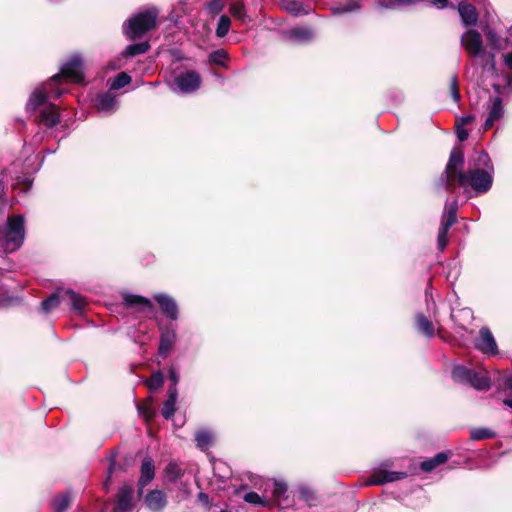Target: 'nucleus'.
<instances>
[{"label":"nucleus","instance_id":"1","mask_svg":"<svg viewBox=\"0 0 512 512\" xmlns=\"http://www.w3.org/2000/svg\"><path fill=\"white\" fill-rule=\"evenodd\" d=\"M62 78L73 83L83 82V60L80 56H72L62 66L59 74L54 75L47 83L32 92L27 102V111L36 113L35 120L47 127H54L59 123L57 108L54 104L48 102L47 98H58L64 93L62 89L56 87Z\"/></svg>","mask_w":512,"mask_h":512},{"label":"nucleus","instance_id":"2","mask_svg":"<svg viewBox=\"0 0 512 512\" xmlns=\"http://www.w3.org/2000/svg\"><path fill=\"white\" fill-rule=\"evenodd\" d=\"M464 154L461 149H453L450 153L445 171L439 179V185L453 191L454 185L471 187L477 194L486 193L492 186L494 169L483 170L480 167H468L463 171Z\"/></svg>","mask_w":512,"mask_h":512},{"label":"nucleus","instance_id":"3","mask_svg":"<svg viewBox=\"0 0 512 512\" xmlns=\"http://www.w3.org/2000/svg\"><path fill=\"white\" fill-rule=\"evenodd\" d=\"M158 10L149 8L131 17L123 25V33L130 40L141 38L157 25Z\"/></svg>","mask_w":512,"mask_h":512},{"label":"nucleus","instance_id":"4","mask_svg":"<svg viewBox=\"0 0 512 512\" xmlns=\"http://www.w3.org/2000/svg\"><path fill=\"white\" fill-rule=\"evenodd\" d=\"M24 216L9 217L6 225L0 231V245L7 253L16 251L25 239Z\"/></svg>","mask_w":512,"mask_h":512},{"label":"nucleus","instance_id":"5","mask_svg":"<svg viewBox=\"0 0 512 512\" xmlns=\"http://www.w3.org/2000/svg\"><path fill=\"white\" fill-rule=\"evenodd\" d=\"M452 378L459 383H466L477 390L486 391L490 388L491 379L486 370L474 371L464 366H456L452 371Z\"/></svg>","mask_w":512,"mask_h":512},{"label":"nucleus","instance_id":"6","mask_svg":"<svg viewBox=\"0 0 512 512\" xmlns=\"http://www.w3.org/2000/svg\"><path fill=\"white\" fill-rule=\"evenodd\" d=\"M61 301L67 302L79 313H81L85 307L84 298L79 294L72 290H59L42 302V310L44 312H50L55 309Z\"/></svg>","mask_w":512,"mask_h":512},{"label":"nucleus","instance_id":"7","mask_svg":"<svg viewBox=\"0 0 512 512\" xmlns=\"http://www.w3.org/2000/svg\"><path fill=\"white\" fill-rule=\"evenodd\" d=\"M461 45L471 56L478 58L488 56L492 62L494 61V53H487L481 34L475 29H469L463 33L461 36Z\"/></svg>","mask_w":512,"mask_h":512},{"label":"nucleus","instance_id":"8","mask_svg":"<svg viewBox=\"0 0 512 512\" xmlns=\"http://www.w3.org/2000/svg\"><path fill=\"white\" fill-rule=\"evenodd\" d=\"M458 210L457 200L447 201L444 207L441 224L437 236L438 248L443 251L448 243L447 234L450 227L456 222V213Z\"/></svg>","mask_w":512,"mask_h":512},{"label":"nucleus","instance_id":"9","mask_svg":"<svg viewBox=\"0 0 512 512\" xmlns=\"http://www.w3.org/2000/svg\"><path fill=\"white\" fill-rule=\"evenodd\" d=\"M133 506V488L125 484L118 491L116 503L106 504L102 512H132Z\"/></svg>","mask_w":512,"mask_h":512},{"label":"nucleus","instance_id":"10","mask_svg":"<svg viewBox=\"0 0 512 512\" xmlns=\"http://www.w3.org/2000/svg\"><path fill=\"white\" fill-rule=\"evenodd\" d=\"M200 85L201 77L199 73L194 70L181 73L174 79L175 89L181 93H192L199 89Z\"/></svg>","mask_w":512,"mask_h":512},{"label":"nucleus","instance_id":"11","mask_svg":"<svg viewBox=\"0 0 512 512\" xmlns=\"http://www.w3.org/2000/svg\"><path fill=\"white\" fill-rule=\"evenodd\" d=\"M387 465H381L375 469L371 476L366 480V485H383L385 483L394 482L407 476L405 472L389 471Z\"/></svg>","mask_w":512,"mask_h":512},{"label":"nucleus","instance_id":"12","mask_svg":"<svg viewBox=\"0 0 512 512\" xmlns=\"http://www.w3.org/2000/svg\"><path fill=\"white\" fill-rule=\"evenodd\" d=\"M177 339L176 330L170 326H160V343L158 354L165 359L171 352Z\"/></svg>","mask_w":512,"mask_h":512},{"label":"nucleus","instance_id":"13","mask_svg":"<svg viewBox=\"0 0 512 512\" xmlns=\"http://www.w3.org/2000/svg\"><path fill=\"white\" fill-rule=\"evenodd\" d=\"M488 115L484 123V129L488 130L493 127L495 122L501 120L504 116L505 110L503 101L500 97L490 98L487 105Z\"/></svg>","mask_w":512,"mask_h":512},{"label":"nucleus","instance_id":"14","mask_svg":"<svg viewBox=\"0 0 512 512\" xmlns=\"http://www.w3.org/2000/svg\"><path fill=\"white\" fill-rule=\"evenodd\" d=\"M475 347L488 355H496L498 353V347L494 336L487 327H482L479 331V338L475 342Z\"/></svg>","mask_w":512,"mask_h":512},{"label":"nucleus","instance_id":"15","mask_svg":"<svg viewBox=\"0 0 512 512\" xmlns=\"http://www.w3.org/2000/svg\"><path fill=\"white\" fill-rule=\"evenodd\" d=\"M154 299L158 303L161 311L167 318L171 320L178 319V305L174 298L167 294L159 293L154 296Z\"/></svg>","mask_w":512,"mask_h":512},{"label":"nucleus","instance_id":"16","mask_svg":"<svg viewBox=\"0 0 512 512\" xmlns=\"http://www.w3.org/2000/svg\"><path fill=\"white\" fill-rule=\"evenodd\" d=\"M147 508L152 512H162L167 505L166 494L162 490H152L144 498Z\"/></svg>","mask_w":512,"mask_h":512},{"label":"nucleus","instance_id":"17","mask_svg":"<svg viewBox=\"0 0 512 512\" xmlns=\"http://www.w3.org/2000/svg\"><path fill=\"white\" fill-rule=\"evenodd\" d=\"M96 108L104 114H112L118 109L116 97L111 93L99 94L96 98Z\"/></svg>","mask_w":512,"mask_h":512},{"label":"nucleus","instance_id":"18","mask_svg":"<svg viewBox=\"0 0 512 512\" xmlns=\"http://www.w3.org/2000/svg\"><path fill=\"white\" fill-rule=\"evenodd\" d=\"M458 12L465 26H474L478 21V14L473 5L460 1L458 3Z\"/></svg>","mask_w":512,"mask_h":512},{"label":"nucleus","instance_id":"19","mask_svg":"<svg viewBox=\"0 0 512 512\" xmlns=\"http://www.w3.org/2000/svg\"><path fill=\"white\" fill-rule=\"evenodd\" d=\"M286 35L298 43H307L314 38V31L309 27H295L287 31Z\"/></svg>","mask_w":512,"mask_h":512},{"label":"nucleus","instance_id":"20","mask_svg":"<svg viewBox=\"0 0 512 512\" xmlns=\"http://www.w3.org/2000/svg\"><path fill=\"white\" fill-rule=\"evenodd\" d=\"M124 302L130 307L138 306L140 311H151L153 310V304L150 299L133 294H127L124 296Z\"/></svg>","mask_w":512,"mask_h":512},{"label":"nucleus","instance_id":"21","mask_svg":"<svg viewBox=\"0 0 512 512\" xmlns=\"http://www.w3.org/2000/svg\"><path fill=\"white\" fill-rule=\"evenodd\" d=\"M469 167H480L483 170L494 169L488 154L485 151H477L469 160Z\"/></svg>","mask_w":512,"mask_h":512},{"label":"nucleus","instance_id":"22","mask_svg":"<svg viewBox=\"0 0 512 512\" xmlns=\"http://www.w3.org/2000/svg\"><path fill=\"white\" fill-rule=\"evenodd\" d=\"M416 328L422 335L428 338H432L435 335L433 323L421 313L416 315Z\"/></svg>","mask_w":512,"mask_h":512},{"label":"nucleus","instance_id":"23","mask_svg":"<svg viewBox=\"0 0 512 512\" xmlns=\"http://www.w3.org/2000/svg\"><path fill=\"white\" fill-rule=\"evenodd\" d=\"M450 454H451L450 452H440L437 455H435L433 458H430L428 460L421 462L420 468L424 472H431L440 464L445 463L448 460V458L450 457Z\"/></svg>","mask_w":512,"mask_h":512},{"label":"nucleus","instance_id":"24","mask_svg":"<svg viewBox=\"0 0 512 512\" xmlns=\"http://www.w3.org/2000/svg\"><path fill=\"white\" fill-rule=\"evenodd\" d=\"M155 475L154 464L151 459H145L141 466V476L139 479L140 489L145 487Z\"/></svg>","mask_w":512,"mask_h":512},{"label":"nucleus","instance_id":"25","mask_svg":"<svg viewBox=\"0 0 512 512\" xmlns=\"http://www.w3.org/2000/svg\"><path fill=\"white\" fill-rule=\"evenodd\" d=\"M361 9V4L357 0H348L343 4L331 8L333 15L355 12Z\"/></svg>","mask_w":512,"mask_h":512},{"label":"nucleus","instance_id":"26","mask_svg":"<svg viewBox=\"0 0 512 512\" xmlns=\"http://www.w3.org/2000/svg\"><path fill=\"white\" fill-rule=\"evenodd\" d=\"M164 473L167 481L176 483L182 478L184 471L176 462H170L166 466Z\"/></svg>","mask_w":512,"mask_h":512},{"label":"nucleus","instance_id":"27","mask_svg":"<svg viewBox=\"0 0 512 512\" xmlns=\"http://www.w3.org/2000/svg\"><path fill=\"white\" fill-rule=\"evenodd\" d=\"M283 7L288 13L294 16L306 15L309 13V9H306L302 2L296 0L285 1L283 3Z\"/></svg>","mask_w":512,"mask_h":512},{"label":"nucleus","instance_id":"28","mask_svg":"<svg viewBox=\"0 0 512 512\" xmlns=\"http://www.w3.org/2000/svg\"><path fill=\"white\" fill-rule=\"evenodd\" d=\"M149 49L150 44L148 42L135 43L128 45L123 54L125 57H134L146 53Z\"/></svg>","mask_w":512,"mask_h":512},{"label":"nucleus","instance_id":"29","mask_svg":"<svg viewBox=\"0 0 512 512\" xmlns=\"http://www.w3.org/2000/svg\"><path fill=\"white\" fill-rule=\"evenodd\" d=\"M212 434L207 430H199L195 434L197 447L201 450H207L212 444Z\"/></svg>","mask_w":512,"mask_h":512},{"label":"nucleus","instance_id":"30","mask_svg":"<svg viewBox=\"0 0 512 512\" xmlns=\"http://www.w3.org/2000/svg\"><path fill=\"white\" fill-rule=\"evenodd\" d=\"M71 496L69 493H64L57 496L53 500V508L55 512H65L71 504Z\"/></svg>","mask_w":512,"mask_h":512},{"label":"nucleus","instance_id":"31","mask_svg":"<svg viewBox=\"0 0 512 512\" xmlns=\"http://www.w3.org/2000/svg\"><path fill=\"white\" fill-rule=\"evenodd\" d=\"M230 14L237 19L245 21L247 18L246 8L242 1L231 3L229 6Z\"/></svg>","mask_w":512,"mask_h":512},{"label":"nucleus","instance_id":"32","mask_svg":"<svg viewBox=\"0 0 512 512\" xmlns=\"http://www.w3.org/2000/svg\"><path fill=\"white\" fill-rule=\"evenodd\" d=\"M231 26V20L227 15H221L216 28V36L223 38L229 32Z\"/></svg>","mask_w":512,"mask_h":512},{"label":"nucleus","instance_id":"33","mask_svg":"<svg viewBox=\"0 0 512 512\" xmlns=\"http://www.w3.org/2000/svg\"><path fill=\"white\" fill-rule=\"evenodd\" d=\"M130 81L131 77L125 72H121L111 80V82L109 83V87L112 90H117L129 84Z\"/></svg>","mask_w":512,"mask_h":512},{"label":"nucleus","instance_id":"34","mask_svg":"<svg viewBox=\"0 0 512 512\" xmlns=\"http://www.w3.org/2000/svg\"><path fill=\"white\" fill-rule=\"evenodd\" d=\"M484 33L490 47H492L494 50L501 49V39L493 29L486 28L484 29Z\"/></svg>","mask_w":512,"mask_h":512},{"label":"nucleus","instance_id":"35","mask_svg":"<svg viewBox=\"0 0 512 512\" xmlns=\"http://www.w3.org/2000/svg\"><path fill=\"white\" fill-rule=\"evenodd\" d=\"M299 494H300V499L303 500L304 502H306L308 504V506H314L316 505V495L315 493L308 487L306 486H301L299 488Z\"/></svg>","mask_w":512,"mask_h":512},{"label":"nucleus","instance_id":"36","mask_svg":"<svg viewBox=\"0 0 512 512\" xmlns=\"http://www.w3.org/2000/svg\"><path fill=\"white\" fill-rule=\"evenodd\" d=\"M228 54L225 50L219 49L209 55V61L215 65L225 66Z\"/></svg>","mask_w":512,"mask_h":512},{"label":"nucleus","instance_id":"37","mask_svg":"<svg viewBox=\"0 0 512 512\" xmlns=\"http://www.w3.org/2000/svg\"><path fill=\"white\" fill-rule=\"evenodd\" d=\"M287 492V484L283 481L275 480L273 482V496L277 500H284L285 494Z\"/></svg>","mask_w":512,"mask_h":512},{"label":"nucleus","instance_id":"38","mask_svg":"<svg viewBox=\"0 0 512 512\" xmlns=\"http://www.w3.org/2000/svg\"><path fill=\"white\" fill-rule=\"evenodd\" d=\"M494 436V432L488 428H477L471 431V438L473 440H484Z\"/></svg>","mask_w":512,"mask_h":512},{"label":"nucleus","instance_id":"39","mask_svg":"<svg viewBox=\"0 0 512 512\" xmlns=\"http://www.w3.org/2000/svg\"><path fill=\"white\" fill-rule=\"evenodd\" d=\"M176 400L167 398L163 404L162 415L165 419H171L175 413Z\"/></svg>","mask_w":512,"mask_h":512},{"label":"nucleus","instance_id":"40","mask_svg":"<svg viewBox=\"0 0 512 512\" xmlns=\"http://www.w3.org/2000/svg\"><path fill=\"white\" fill-rule=\"evenodd\" d=\"M244 500L250 504L260 505L266 507L268 505L267 501L264 500L260 495L256 492H248L244 495Z\"/></svg>","mask_w":512,"mask_h":512},{"label":"nucleus","instance_id":"41","mask_svg":"<svg viewBox=\"0 0 512 512\" xmlns=\"http://www.w3.org/2000/svg\"><path fill=\"white\" fill-rule=\"evenodd\" d=\"M163 376L160 372H155L152 376L147 380V385L151 390H156L160 388L163 384Z\"/></svg>","mask_w":512,"mask_h":512},{"label":"nucleus","instance_id":"42","mask_svg":"<svg viewBox=\"0 0 512 512\" xmlns=\"http://www.w3.org/2000/svg\"><path fill=\"white\" fill-rule=\"evenodd\" d=\"M450 93L455 102L460 100L457 76L453 75L450 79Z\"/></svg>","mask_w":512,"mask_h":512},{"label":"nucleus","instance_id":"43","mask_svg":"<svg viewBox=\"0 0 512 512\" xmlns=\"http://www.w3.org/2000/svg\"><path fill=\"white\" fill-rule=\"evenodd\" d=\"M223 7V0H213L209 3L208 10L211 14L216 15L222 11Z\"/></svg>","mask_w":512,"mask_h":512},{"label":"nucleus","instance_id":"44","mask_svg":"<svg viewBox=\"0 0 512 512\" xmlns=\"http://www.w3.org/2000/svg\"><path fill=\"white\" fill-rule=\"evenodd\" d=\"M116 471V465H115V461L113 458L110 459V465L108 467V470H107V479L106 481L104 482V488L105 489H108L109 488V485H110V481H111V478H112V475L115 473Z\"/></svg>","mask_w":512,"mask_h":512},{"label":"nucleus","instance_id":"45","mask_svg":"<svg viewBox=\"0 0 512 512\" xmlns=\"http://www.w3.org/2000/svg\"><path fill=\"white\" fill-rule=\"evenodd\" d=\"M178 489L182 499L187 498L191 493L190 483L187 481H180Z\"/></svg>","mask_w":512,"mask_h":512},{"label":"nucleus","instance_id":"46","mask_svg":"<svg viewBox=\"0 0 512 512\" xmlns=\"http://www.w3.org/2000/svg\"><path fill=\"white\" fill-rule=\"evenodd\" d=\"M138 412L140 415H142L146 421L152 418L153 412L147 405H140L138 406Z\"/></svg>","mask_w":512,"mask_h":512},{"label":"nucleus","instance_id":"47","mask_svg":"<svg viewBox=\"0 0 512 512\" xmlns=\"http://www.w3.org/2000/svg\"><path fill=\"white\" fill-rule=\"evenodd\" d=\"M468 131L463 128L461 125H458L457 126V138L459 139V141H465L468 139Z\"/></svg>","mask_w":512,"mask_h":512},{"label":"nucleus","instance_id":"48","mask_svg":"<svg viewBox=\"0 0 512 512\" xmlns=\"http://www.w3.org/2000/svg\"><path fill=\"white\" fill-rule=\"evenodd\" d=\"M169 378L172 381L173 385H177L179 381V374L173 367L169 369Z\"/></svg>","mask_w":512,"mask_h":512},{"label":"nucleus","instance_id":"49","mask_svg":"<svg viewBox=\"0 0 512 512\" xmlns=\"http://www.w3.org/2000/svg\"><path fill=\"white\" fill-rule=\"evenodd\" d=\"M502 57L507 68L512 71V52L503 54Z\"/></svg>","mask_w":512,"mask_h":512},{"label":"nucleus","instance_id":"50","mask_svg":"<svg viewBox=\"0 0 512 512\" xmlns=\"http://www.w3.org/2000/svg\"><path fill=\"white\" fill-rule=\"evenodd\" d=\"M177 396H178V392H177L176 385H172V387H170L168 389V398L177 401Z\"/></svg>","mask_w":512,"mask_h":512},{"label":"nucleus","instance_id":"51","mask_svg":"<svg viewBox=\"0 0 512 512\" xmlns=\"http://www.w3.org/2000/svg\"><path fill=\"white\" fill-rule=\"evenodd\" d=\"M434 6L439 9H443L448 6L447 0H430Z\"/></svg>","mask_w":512,"mask_h":512},{"label":"nucleus","instance_id":"52","mask_svg":"<svg viewBox=\"0 0 512 512\" xmlns=\"http://www.w3.org/2000/svg\"><path fill=\"white\" fill-rule=\"evenodd\" d=\"M503 385L512 391V375L506 377L504 380H503Z\"/></svg>","mask_w":512,"mask_h":512},{"label":"nucleus","instance_id":"53","mask_svg":"<svg viewBox=\"0 0 512 512\" xmlns=\"http://www.w3.org/2000/svg\"><path fill=\"white\" fill-rule=\"evenodd\" d=\"M198 498H199V500L203 504H207L208 503L209 497H208V495L206 493L200 492L199 495H198Z\"/></svg>","mask_w":512,"mask_h":512},{"label":"nucleus","instance_id":"54","mask_svg":"<svg viewBox=\"0 0 512 512\" xmlns=\"http://www.w3.org/2000/svg\"><path fill=\"white\" fill-rule=\"evenodd\" d=\"M473 119H474V117H473V116H471V115H468V116L462 117V118H461V125L468 124V123H469V122H471Z\"/></svg>","mask_w":512,"mask_h":512},{"label":"nucleus","instance_id":"55","mask_svg":"<svg viewBox=\"0 0 512 512\" xmlns=\"http://www.w3.org/2000/svg\"><path fill=\"white\" fill-rule=\"evenodd\" d=\"M22 182L26 185L27 188L32 185V180H30L29 177H25Z\"/></svg>","mask_w":512,"mask_h":512},{"label":"nucleus","instance_id":"56","mask_svg":"<svg viewBox=\"0 0 512 512\" xmlns=\"http://www.w3.org/2000/svg\"><path fill=\"white\" fill-rule=\"evenodd\" d=\"M3 191H4V186H3L2 181L0 180V205L2 204Z\"/></svg>","mask_w":512,"mask_h":512},{"label":"nucleus","instance_id":"57","mask_svg":"<svg viewBox=\"0 0 512 512\" xmlns=\"http://www.w3.org/2000/svg\"><path fill=\"white\" fill-rule=\"evenodd\" d=\"M503 403L512 409V399H504Z\"/></svg>","mask_w":512,"mask_h":512}]
</instances>
